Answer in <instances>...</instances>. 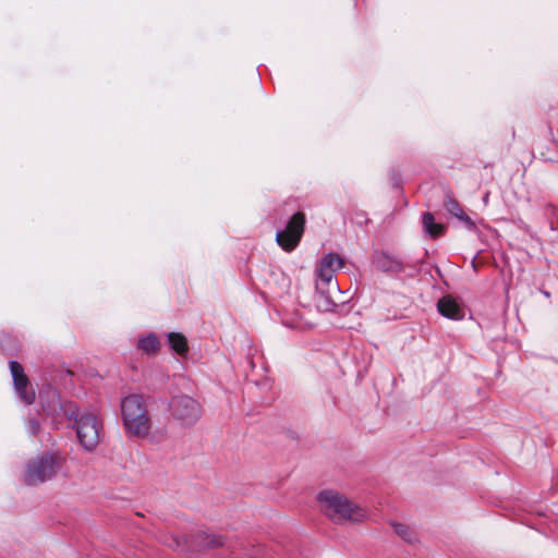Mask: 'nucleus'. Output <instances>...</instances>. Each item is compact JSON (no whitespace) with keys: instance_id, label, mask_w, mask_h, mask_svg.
I'll list each match as a JSON object with an SVG mask.
<instances>
[{"instance_id":"20e7f679","label":"nucleus","mask_w":558,"mask_h":558,"mask_svg":"<svg viewBox=\"0 0 558 558\" xmlns=\"http://www.w3.org/2000/svg\"><path fill=\"white\" fill-rule=\"evenodd\" d=\"M74 416L68 420L73 421L72 428L76 433L78 442L86 451H93L99 444L101 423L93 413H81L78 407Z\"/></svg>"},{"instance_id":"0eeeda50","label":"nucleus","mask_w":558,"mask_h":558,"mask_svg":"<svg viewBox=\"0 0 558 558\" xmlns=\"http://www.w3.org/2000/svg\"><path fill=\"white\" fill-rule=\"evenodd\" d=\"M169 410L182 426H193L202 416L201 404L185 395L173 397L169 402Z\"/></svg>"},{"instance_id":"aec40b11","label":"nucleus","mask_w":558,"mask_h":558,"mask_svg":"<svg viewBox=\"0 0 558 558\" xmlns=\"http://www.w3.org/2000/svg\"><path fill=\"white\" fill-rule=\"evenodd\" d=\"M199 545L207 548L223 546V537L207 532L199 534Z\"/></svg>"},{"instance_id":"f03ea898","label":"nucleus","mask_w":558,"mask_h":558,"mask_svg":"<svg viewBox=\"0 0 558 558\" xmlns=\"http://www.w3.org/2000/svg\"><path fill=\"white\" fill-rule=\"evenodd\" d=\"M124 428L130 436L144 438L150 429L147 404L142 395L133 393L121 401Z\"/></svg>"},{"instance_id":"9d476101","label":"nucleus","mask_w":558,"mask_h":558,"mask_svg":"<svg viewBox=\"0 0 558 558\" xmlns=\"http://www.w3.org/2000/svg\"><path fill=\"white\" fill-rule=\"evenodd\" d=\"M442 206L445 210L451 215L452 217L457 218L459 221L463 223V226L470 230L473 231L476 229L475 222L472 220L471 217H469L464 211L460 203L453 197V194L451 191H446L445 198L442 202Z\"/></svg>"},{"instance_id":"dca6fc26","label":"nucleus","mask_w":558,"mask_h":558,"mask_svg":"<svg viewBox=\"0 0 558 558\" xmlns=\"http://www.w3.org/2000/svg\"><path fill=\"white\" fill-rule=\"evenodd\" d=\"M0 348L3 354L14 356L20 349V341L10 333L0 332Z\"/></svg>"},{"instance_id":"39448f33","label":"nucleus","mask_w":558,"mask_h":558,"mask_svg":"<svg viewBox=\"0 0 558 558\" xmlns=\"http://www.w3.org/2000/svg\"><path fill=\"white\" fill-rule=\"evenodd\" d=\"M59 469L60 461L58 457L53 453L45 452L27 462L24 482L27 485L41 484L53 478Z\"/></svg>"},{"instance_id":"f8f14e48","label":"nucleus","mask_w":558,"mask_h":558,"mask_svg":"<svg viewBox=\"0 0 558 558\" xmlns=\"http://www.w3.org/2000/svg\"><path fill=\"white\" fill-rule=\"evenodd\" d=\"M333 288L316 289L314 294V303L319 312H335L338 303L333 300Z\"/></svg>"},{"instance_id":"4be33fe9","label":"nucleus","mask_w":558,"mask_h":558,"mask_svg":"<svg viewBox=\"0 0 558 558\" xmlns=\"http://www.w3.org/2000/svg\"><path fill=\"white\" fill-rule=\"evenodd\" d=\"M542 293L546 296V298H549L550 296V293L546 290H543Z\"/></svg>"},{"instance_id":"6ab92c4d","label":"nucleus","mask_w":558,"mask_h":558,"mask_svg":"<svg viewBox=\"0 0 558 558\" xmlns=\"http://www.w3.org/2000/svg\"><path fill=\"white\" fill-rule=\"evenodd\" d=\"M393 531L407 543H414L416 541L415 532L403 523H392Z\"/></svg>"},{"instance_id":"2eb2a0df","label":"nucleus","mask_w":558,"mask_h":558,"mask_svg":"<svg viewBox=\"0 0 558 558\" xmlns=\"http://www.w3.org/2000/svg\"><path fill=\"white\" fill-rule=\"evenodd\" d=\"M160 342L155 332L141 335L137 341V349L146 354H155L159 351Z\"/></svg>"},{"instance_id":"6e6552de","label":"nucleus","mask_w":558,"mask_h":558,"mask_svg":"<svg viewBox=\"0 0 558 558\" xmlns=\"http://www.w3.org/2000/svg\"><path fill=\"white\" fill-rule=\"evenodd\" d=\"M305 214L298 211L291 216L283 229L276 233V242L287 252L293 251L300 243L305 229Z\"/></svg>"},{"instance_id":"1a4fd4ad","label":"nucleus","mask_w":558,"mask_h":558,"mask_svg":"<svg viewBox=\"0 0 558 558\" xmlns=\"http://www.w3.org/2000/svg\"><path fill=\"white\" fill-rule=\"evenodd\" d=\"M10 373L19 399L26 405L32 404L35 401V392L27 389L29 380L23 366L17 361L12 360L10 361Z\"/></svg>"},{"instance_id":"f3484780","label":"nucleus","mask_w":558,"mask_h":558,"mask_svg":"<svg viewBox=\"0 0 558 558\" xmlns=\"http://www.w3.org/2000/svg\"><path fill=\"white\" fill-rule=\"evenodd\" d=\"M168 343L170 348L179 355H185L189 351L187 340L180 332H169Z\"/></svg>"},{"instance_id":"f257e3e1","label":"nucleus","mask_w":558,"mask_h":558,"mask_svg":"<svg viewBox=\"0 0 558 558\" xmlns=\"http://www.w3.org/2000/svg\"><path fill=\"white\" fill-rule=\"evenodd\" d=\"M317 501L322 511L335 523L350 521L360 523L366 519V511L352 502L345 496L332 489H325L317 494Z\"/></svg>"},{"instance_id":"7ed1b4c3","label":"nucleus","mask_w":558,"mask_h":558,"mask_svg":"<svg viewBox=\"0 0 558 558\" xmlns=\"http://www.w3.org/2000/svg\"><path fill=\"white\" fill-rule=\"evenodd\" d=\"M371 263L379 272L415 278L421 272L423 259L402 257L390 251L376 248L371 255Z\"/></svg>"},{"instance_id":"4468645a","label":"nucleus","mask_w":558,"mask_h":558,"mask_svg":"<svg viewBox=\"0 0 558 558\" xmlns=\"http://www.w3.org/2000/svg\"><path fill=\"white\" fill-rule=\"evenodd\" d=\"M422 226L424 232L432 239L440 236L445 231V227L440 223H437L435 221L434 215L428 211L423 213L422 215Z\"/></svg>"},{"instance_id":"9b49d317","label":"nucleus","mask_w":558,"mask_h":558,"mask_svg":"<svg viewBox=\"0 0 558 558\" xmlns=\"http://www.w3.org/2000/svg\"><path fill=\"white\" fill-rule=\"evenodd\" d=\"M437 310L441 316L453 320H460L465 315L464 308L450 295L438 301Z\"/></svg>"},{"instance_id":"a211bd4d","label":"nucleus","mask_w":558,"mask_h":558,"mask_svg":"<svg viewBox=\"0 0 558 558\" xmlns=\"http://www.w3.org/2000/svg\"><path fill=\"white\" fill-rule=\"evenodd\" d=\"M324 268H330L332 272H335L337 269L342 268L343 260L342 258L337 254L329 252L320 259L319 265Z\"/></svg>"},{"instance_id":"423d86ee","label":"nucleus","mask_w":558,"mask_h":558,"mask_svg":"<svg viewBox=\"0 0 558 558\" xmlns=\"http://www.w3.org/2000/svg\"><path fill=\"white\" fill-rule=\"evenodd\" d=\"M39 402L43 411L53 421L75 417L77 404L73 401H62L58 390L51 386H46L39 391Z\"/></svg>"},{"instance_id":"412c9836","label":"nucleus","mask_w":558,"mask_h":558,"mask_svg":"<svg viewBox=\"0 0 558 558\" xmlns=\"http://www.w3.org/2000/svg\"><path fill=\"white\" fill-rule=\"evenodd\" d=\"M26 429H27L28 434L32 435V436L38 435V433L40 430V423H39V421L37 418H31L27 422Z\"/></svg>"},{"instance_id":"ddd939ff","label":"nucleus","mask_w":558,"mask_h":558,"mask_svg":"<svg viewBox=\"0 0 558 558\" xmlns=\"http://www.w3.org/2000/svg\"><path fill=\"white\" fill-rule=\"evenodd\" d=\"M335 272L330 268L317 267L316 270V289L333 288L337 292L341 293L337 280H335Z\"/></svg>"}]
</instances>
